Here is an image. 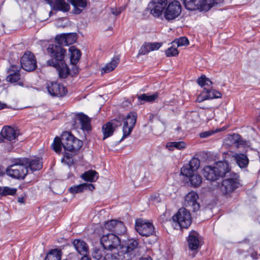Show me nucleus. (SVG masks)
<instances>
[{
	"mask_svg": "<svg viewBox=\"0 0 260 260\" xmlns=\"http://www.w3.org/2000/svg\"><path fill=\"white\" fill-rule=\"evenodd\" d=\"M101 243L107 250L105 258L106 260H117V254L120 245V240L113 233L104 234L101 238Z\"/></svg>",
	"mask_w": 260,
	"mask_h": 260,
	"instance_id": "1",
	"label": "nucleus"
},
{
	"mask_svg": "<svg viewBox=\"0 0 260 260\" xmlns=\"http://www.w3.org/2000/svg\"><path fill=\"white\" fill-rule=\"evenodd\" d=\"M231 171V168L226 161H219L214 166H206L202 170V174L207 180L214 181L225 176Z\"/></svg>",
	"mask_w": 260,
	"mask_h": 260,
	"instance_id": "2",
	"label": "nucleus"
},
{
	"mask_svg": "<svg viewBox=\"0 0 260 260\" xmlns=\"http://www.w3.org/2000/svg\"><path fill=\"white\" fill-rule=\"evenodd\" d=\"M138 241L134 239H128L124 245L119 248L117 260H132L136 255Z\"/></svg>",
	"mask_w": 260,
	"mask_h": 260,
	"instance_id": "3",
	"label": "nucleus"
},
{
	"mask_svg": "<svg viewBox=\"0 0 260 260\" xmlns=\"http://www.w3.org/2000/svg\"><path fill=\"white\" fill-rule=\"evenodd\" d=\"M224 176L226 178L223 180L220 189L222 194L228 197L240 186L239 176L237 173L231 172L230 171Z\"/></svg>",
	"mask_w": 260,
	"mask_h": 260,
	"instance_id": "4",
	"label": "nucleus"
},
{
	"mask_svg": "<svg viewBox=\"0 0 260 260\" xmlns=\"http://www.w3.org/2000/svg\"><path fill=\"white\" fill-rule=\"evenodd\" d=\"M47 51L52 59L48 60L47 63L48 66H55L57 62L64 61L66 56V50L61 46L56 44H49Z\"/></svg>",
	"mask_w": 260,
	"mask_h": 260,
	"instance_id": "5",
	"label": "nucleus"
},
{
	"mask_svg": "<svg viewBox=\"0 0 260 260\" xmlns=\"http://www.w3.org/2000/svg\"><path fill=\"white\" fill-rule=\"evenodd\" d=\"M61 138L62 147L65 150L70 152L77 151L82 146V142L75 138L70 132H63L61 135Z\"/></svg>",
	"mask_w": 260,
	"mask_h": 260,
	"instance_id": "6",
	"label": "nucleus"
},
{
	"mask_svg": "<svg viewBox=\"0 0 260 260\" xmlns=\"http://www.w3.org/2000/svg\"><path fill=\"white\" fill-rule=\"evenodd\" d=\"M28 172L26 166L24 163H22V158L17 160L7 169V174L16 179H24Z\"/></svg>",
	"mask_w": 260,
	"mask_h": 260,
	"instance_id": "7",
	"label": "nucleus"
},
{
	"mask_svg": "<svg viewBox=\"0 0 260 260\" xmlns=\"http://www.w3.org/2000/svg\"><path fill=\"white\" fill-rule=\"evenodd\" d=\"M215 3V0H184L185 7L190 11L200 10L207 11Z\"/></svg>",
	"mask_w": 260,
	"mask_h": 260,
	"instance_id": "8",
	"label": "nucleus"
},
{
	"mask_svg": "<svg viewBox=\"0 0 260 260\" xmlns=\"http://www.w3.org/2000/svg\"><path fill=\"white\" fill-rule=\"evenodd\" d=\"M135 229L142 236L148 237L155 233L153 224L148 220L142 218L136 220Z\"/></svg>",
	"mask_w": 260,
	"mask_h": 260,
	"instance_id": "9",
	"label": "nucleus"
},
{
	"mask_svg": "<svg viewBox=\"0 0 260 260\" xmlns=\"http://www.w3.org/2000/svg\"><path fill=\"white\" fill-rule=\"evenodd\" d=\"M172 218L173 221L177 222L181 228L187 229L191 223L190 212L184 208L179 209Z\"/></svg>",
	"mask_w": 260,
	"mask_h": 260,
	"instance_id": "10",
	"label": "nucleus"
},
{
	"mask_svg": "<svg viewBox=\"0 0 260 260\" xmlns=\"http://www.w3.org/2000/svg\"><path fill=\"white\" fill-rule=\"evenodd\" d=\"M137 115L135 112L129 113L125 118H123V136L120 142L124 140L131 134L136 122Z\"/></svg>",
	"mask_w": 260,
	"mask_h": 260,
	"instance_id": "11",
	"label": "nucleus"
},
{
	"mask_svg": "<svg viewBox=\"0 0 260 260\" xmlns=\"http://www.w3.org/2000/svg\"><path fill=\"white\" fill-rule=\"evenodd\" d=\"M181 12L180 3L178 1H174L169 4L165 11L164 17L168 20H172L177 17Z\"/></svg>",
	"mask_w": 260,
	"mask_h": 260,
	"instance_id": "12",
	"label": "nucleus"
},
{
	"mask_svg": "<svg viewBox=\"0 0 260 260\" xmlns=\"http://www.w3.org/2000/svg\"><path fill=\"white\" fill-rule=\"evenodd\" d=\"M22 68L27 71L35 70L37 67V60L34 54L30 52H26L22 56L20 60Z\"/></svg>",
	"mask_w": 260,
	"mask_h": 260,
	"instance_id": "13",
	"label": "nucleus"
},
{
	"mask_svg": "<svg viewBox=\"0 0 260 260\" xmlns=\"http://www.w3.org/2000/svg\"><path fill=\"white\" fill-rule=\"evenodd\" d=\"M168 4V0H152L148 7L150 14L154 17L161 16Z\"/></svg>",
	"mask_w": 260,
	"mask_h": 260,
	"instance_id": "14",
	"label": "nucleus"
},
{
	"mask_svg": "<svg viewBox=\"0 0 260 260\" xmlns=\"http://www.w3.org/2000/svg\"><path fill=\"white\" fill-rule=\"evenodd\" d=\"M199 196L194 191H190L185 197L184 205L190 210L196 212L199 210L200 206L198 202Z\"/></svg>",
	"mask_w": 260,
	"mask_h": 260,
	"instance_id": "15",
	"label": "nucleus"
},
{
	"mask_svg": "<svg viewBox=\"0 0 260 260\" xmlns=\"http://www.w3.org/2000/svg\"><path fill=\"white\" fill-rule=\"evenodd\" d=\"M49 93L54 96H63L67 92L66 87L57 82H51L47 86Z\"/></svg>",
	"mask_w": 260,
	"mask_h": 260,
	"instance_id": "16",
	"label": "nucleus"
},
{
	"mask_svg": "<svg viewBox=\"0 0 260 260\" xmlns=\"http://www.w3.org/2000/svg\"><path fill=\"white\" fill-rule=\"evenodd\" d=\"M200 165V160L197 158H192L188 164H186L181 169V174L182 175H190L191 173L196 172Z\"/></svg>",
	"mask_w": 260,
	"mask_h": 260,
	"instance_id": "17",
	"label": "nucleus"
},
{
	"mask_svg": "<svg viewBox=\"0 0 260 260\" xmlns=\"http://www.w3.org/2000/svg\"><path fill=\"white\" fill-rule=\"evenodd\" d=\"M19 68L17 66H11L8 72L9 75L6 77V80L11 83L18 82V84L21 86H23V82L20 80V74H19Z\"/></svg>",
	"mask_w": 260,
	"mask_h": 260,
	"instance_id": "18",
	"label": "nucleus"
},
{
	"mask_svg": "<svg viewBox=\"0 0 260 260\" xmlns=\"http://www.w3.org/2000/svg\"><path fill=\"white\" fill-rule=\"evenodd\" d=\"M187 243L189 249L193 252L192 257H194L197 253L196 250L200 246L199 234L194 231L190 232L188 235Z\"/></svg>",
	"mask_w": 260,
	"mask_h": 260,
	"instance_id": "19",
	"label": "nucleus"
},
{
	"mask_svg": "<svg viewBox=\"0 0 260 260\" xmlns=\"http://www.w3.org/2000/svg\"><path fill=\"white\" fill-rule=\"evenodd\" d=\"M22 161L27 168H29L31 171L40 170L43 167L42 160L38 157L33 159L23 158H22Z\"/></svg>",
	"mask_w": 260,
	"mask_h": 260,
	"instance_id": "20",
	"label": "nucleus"
},
{
	"mask_svg": "<svg viewBox=\"0 0 260 260\" xmlns=\"http://www.w3.org/2000/svg\"><path fill=\"white\" fill-rule=\"evenodd\" d=\"M46 1L54 11L68 12L70 9L69 4L64 0H46Z\"/></svg>",
	"mask_w": 260,
	"mask_h": 260,
	"instance_id": "21",
	"label": "nucleus"
},
{
	"mask_svg": "<svg viewBox=\"0 0 260 260\" xmlns=\"http://www.w3.org/2000/svg\"><path fill=\"white\" fill-rule=\"evenodd\" d=\"M76 251L83 256H87L89 251L88 245L83 240L76 239L73 243Z\"/></svg>",
	"mask_w": 260,
	"mask_h": 260,
	"instance_id": "22",
	"label": "nucleus"
},
{
	"mask_svg": "<svg viewBox=\"0 0 260 260\" xmlns=\"http://www.w3.org/2000/svg\"><path fill=\"white\" fill-rule=\"evenodd\" d=\"M1 133L4 139L8 141H12L15 139L18 134V132L17 129H15L14 128L10 126H4L2 130Z\"/></svg>",
	"mask_w": 260,
	"mask_h": 260,
	"instance_id": "23",
	"label": "nucleus"
},
{
	"mask_svg": "<svg viewBox=\"0 0 260 260\" xmlns=\"http://www.w3.org/2000/svg\"><path fill=\"white\" fill-rule=\"evenodd\" d=\"M74 7L73 12L75 14H80L86 7L87 0H67Z\"/></svg>",
	"mask_w": 260,
	"mask_h": 260,
	"instance_id": "24",
	"label": "nucleus"
},
{
	"mask_svg": "<svg viewBox=\"0 0 260 260\" xmlns=\"http://www.w3.org/2000/svg\"><path fill=\"white\" fill-rule=\"evenodd\" d=\"M51 66L56 69L60 78H66L70 74V69L64 61L57 62V64Z\"/></svg>",
	"mask_w": 260,
	"mask_h": 260,
	"instance_id": "25",
	"label": "nucleus"
},
{
	"mask_svg": "<svg viewBox=\"0 0 260 260\" xmlns=\"http://www.w3.org/2000/svg\"><path fill=\"white\" fill-rule=\"evenodd\" d=\"M233 157L236 161L238 166L241 169L246 168L249 164V159L247 156L244 153H235Z\"/></svg>",
	"mask_w": 260,
	"mask_h": 260,
	"instance_id": "26",
	"label": "nucleus"
},
{
	"mask_svg": "<svg viewBox=\"0 0 260 260\" xmlns=\"http://www.w3.org/2000/svg\"><path fill=\"white\" fill-rule=\"evenodd\" d=\"M116 126L117 125L114 121L109 122L103 125L102 127V132L104 135L103 140L111 136Z\"/></svg>",
	"mask_w": 260,
	"mask_h": 260,
	"instance_id": "27",
	"label": "nucleus"
},
{
	"mask_svg": "<svg viewBox=\"0 0 260 260\" xmlns=\"http://www.w3.org/2000/svg\"><path fill=\"white\" fill-rule=\"evenodd\" d=\"M94 186L91 183H83L76 186L71 187L69 191L72 193L82 192L85 190H93Z\"/></svg>",
	"mask_w": 260,
	"mask_h": 260,
	"instance_id": "28",
	"label": "nucleus"
},
{
	"mask_svg": "<svg viewBox=\"0 0 260 260\" xmlns=\"http://www.w3.org/2000/svg\"><path fill=\"white\" fill-rule=\"evenodd\" d=\"M119 62V58L118 56L114 57L109 63H107L102 68L101 74L108 73L112 71L117 66Z\"/></svg>",
	"mask_w": 260,
	"mask_h": 260,
	"instance_id": "29",
	"label": "nucleus"
},
{
	"mask_svg": "<svg viewBox=\"0 0 260 260\" xmlns=\"http://www.w3.org/2000/svg\"><path fill=\"white\" fill-rule=\"evenodd\" d=\"M69 51L70 52V61L71 63L75 65L79 61L81 53L75 46H73L70 47Z\"/></svg>",
	"mask_w": 260,
	"mask_h": 260,
	"instance_id": "30",
	"label": "nucleus"
},
{
	"mask_svg": "<svg viewBox=\"0 0 260 260\" xmlns=\"http://www.w3.org/2000/svg\"><path fill=\"white\" fill-rule=\"evenodd\" d=\"M78 120L81 125V128L84 131L91 129L90 119L86 115L81 114L78 116Z\"/></svg>",
	"mask_w": 260,
	"mask_h": 260,
	"instance_id": "31",
	"label": "nucleus"
},
{
	"mask_svg": "<svg viewBox=\"0 0 260 260\" xmlns=\"http://www.w3.org/2000/svg\"><path fill=\"white\" fill-rule=\"evenodd\" d=\"M185 176L189 178V180L191 185L194 187L200 186L202 182V178L201 176L195 172L191 173L190 175Z\"/></svg>",
	"mask_w": 260,
	"mask_h": 260,
	"instance_id": "32",
	"label": "nucleus"
},
{
	"mask_svg": "<svg viewBox=\"0 0 260 260\" xmlns=\"http://www.w3.org/2000/svg\"><path fill=\"white\" fill-rule=\"evenodd\" d=\"M62 251L60 249H54L50 250L47 254L45 260H61Z\"/></svg>",
	"mask_w": 260,
	"mask_h": 260,
	"instance_id": "33",
	"label": "nucleus"
},
{
	"mask_svg": "<svg viewBox=\"0 0 260 260\" xmlns=\"http://www.w3.org/2000/svg\"><path fill=\"white\" fill-rule=\"evenodd\" d=\"M81 177L85 181L94 182L97 180L98 174L95 171L90 170L84 172Z\"/></svg>",
	"mask_w": 260,
	"mask_h": 260,
	"instance_id": "34",
	"label": "nucleus"
},
{
	"mask_svg": "<svg viewBox=\"0 0 260 260\" xmlns=\"http://www.w3.org/2000/svg\"><path fill=\"white\" fill-rule=\"evenodd\" d=\"M204 91L207 100L221 98L222 96V93L220 92L213 89L205 87Z\"/></svg>",
	"mask_w": 260,
	"mask_h": 260,
	"instance_id": "35",
	"label": "nucleus"
},
{
	"mask_svg": "<svg viewBox=\"0 0 260 260\" xmlns=\"http://www.w3.org/2000/svg\"><path fill=\"white\" fill-rule=\"evenodd\" d=\"M166 147L169 150L173 151L174 148L178 150L183 149L186 148V145L183 141L171 142L167 143Z\"/></svg>",
	"mask_w": 260,
	"mask_h": 260,
	"instance_id": "36",
	"label": "nucleus"
},
{
	"mask_svg": "<svg viewBox=\"0 0 260 260\" xmlns=\"http://www.w3.org/2000/svg\"><path fill=\"white\" fill-rule=\"evenodd\" d=\"M197 82L199 85L204 88L203 90H205V87L208 88V87H210L212 84V82L211 80L205 75H202L200 78H198Z\"/></svg>",
	"mask_w": 260,
	"mask_h": 260,
	"instance_id": "37",
	"label": "nucleus"
},
{
	"mask_svg": "<svg viewBox=\"0 0 260 260\" xmlns=\"http://www.w3.org/2000/svg\"><path fill=\"white\" fill-rule=\"evenodd\" d=\"M107 250L95 248L94 249L92 256L93 258L99 260L103 258L104 259L105 255L106 254Z\"/></svg>",
	"mask_w": 260,
	"mask_h": 260,
	"instance_id": "38",
	"label": "nucleus"
},
{
	"mask_svg": "<svg viewBox=\"0 0 260 260\" xmlns=\"http://www.w3.org/2000/svg\"><path fill=\"white\" fill-rule=\"evenodd\" d=\"M158 96V94L157 93L152 95H147V94L143 93L138 96V99L147 102H152L154 101Z\"/></svg>",
	"mask_w": 260,
	"mask_h": 260,
	"instance_id": "39",
	"label": "nucleus"
},
{
	"mask_svg": "<svg viewBox=\"0 0 260 260\" xmlns=\"http://www.w3.org/2000/svg\"><path fill=\"white\" fill-rule=\"evenodd\" d=\"M62 145V138L61 139L58 137L54 138L53 143L52 144L53 149L56 152L59 153L61 150Z\"/></svg>",
	"mask_w": 260,
	"mask_h": 260,
	"instance_id": "40",
	"label": "nucleus"
},
{
	"mask_svg": "<svg viewBox=\"0 0 260 260\" xmlns=\"http://www.w3.org/2000/svg\"><path fill=\"white\" fill-rule=\"evenodd\" d=\"M172 45L175 46L176 45L177 47L183 46H187L189 44V41L187 38L182 37L179 39H175L172 43Z\"/></svg>",
	"mask_w": 260,
	"mask_h": 260,
	"instance_id": "41",
	"label": "nucleus"
},
{
	"mask_svg": "<svg viewBox=\"0 0 260 260\" xmlns=\"http://www.w3.org/2000/svg\"><path fill=\"white\" fill-rule=\"evenodd\" d=\"M17 189L14 188L9 187H0V194L2 196L14 195L16 192Z\"/></svg>",
	"mask_w": 260,
	"mask_h": 260,
	"instance_id": "42",
	"label": "nucleus"
},
{
	"mask_svg": "<svg viewBox=\"0 0 260 260\" xmlns=\"http://www.w3.org/2000/svg\"><path fill=\"white\" fill-rule=\"evenodd\" d=\"M114 233L117 234H122L125 232L126 228L123 223L121 221L116 220Z\"/></svg>",
	"mask_w": 260,
	"mask_h": 260,
	"instance_id": "43",
	"label": "nucleus"
},
{
	"mask_svg": "<svg viewBox=\"0 0 260 260\" xmlns=\"http://www.w3.org/2000/svg\"><path fill=\"white\" fill-rule=\"evenodd\" d=\"M66 46L71 45L76 41V34L75 33L66 34Z\"/></svg>",
	"mask_w": 260,
	"mask_h": 260,
	"instance_id": "44",
	"label": "nucleus"
},
{
	"mask_svg": "<svg viewBox=\"0 0 260 260\" xmlns=\"http://www.w3.org/2000/svg\"><path fill=\"white\" fill-rule=\"evenodd\" d=\"M116 224V220H111L106 222L105 224V230H107L110 232H115V226Z\"/></svg>",
	"mask_w": 260,
	"mask_h": 260,
	"instance_id": "45",
	"label": "nucleus"
},
{
	"mask_svg": "<svg viewBox=\"0 0 260 260\" xmlns=\"http://www.w3.org/2000/svg\"><path fill=\"white\" fill-rule=\"evenodd\" d=\"M55 39L56 42L59 44L58 45L66 46V34L57 35Z\"/></svg>",
	"mask_w": 260,
	"mask_h": 260,
	"instance_id": "46",
	"label": "nucleus"
},
{
	"mask_svg": "<svg viewBox=\"0 0 260 260\" xmlns=\"http://www.w3.org/2000/svg\"><path fill=\"white\" fill-rule=\"evenodd\" d=\"M178 54V51L175 46H173L169 48L166 51V55L167 57L175 56Z\"/></svg>",
	"mask_w": 260,
	"mask_h": 260,
	"instance_id": "47",
	"label": "nucleus"
},
{
	"mask_svg": "<svg viewBox=\"0 0 260 260\" xmlns=\"http://www.w3.org/2000/svg\"><path fill=\"white\" fill-rule=\"evenodd\" d=\"M151 51L149 43H145L140 48L139 54L140 55H145Z\"/></svg>",
	"mask_w": 260,
	"mask_h": 260,
	"instance_id": "48",
	"label": "nucleus"
},
{
	"mask_svg": "<svg viewBox=\"0 0 260 260\" xmlns=\"http://www.w3.org/2000/svg\"><path fill=\"white\" fill-rule=\"evenodd\" d=\"M150 47L151 51H154L158 50L161 46V43L158 42L154 43H148Z\"/></svg>",
	"mask_w": 260,
	"mask_h": 260,
	"instance_id": "49",
	"label": "nucleus"
},
{
	"mask_svg": "<svg viewBox=\"0 0 260 260\" xmlns=\"http://www.w3.org/2000/svg\"><path fill=\"white\" fill-rule=\"evenodd\" d=\"M215 132L212 130L204 132L200 134V137L202 138H206L212 135Z\"/></svg>",
	"mask_w": 260,
	"mask_h": 260,
	"instance_id": "50",
	"label": "nucleus"
},
{
	"mask_svg": "<svg viewBox=\"0 0 260 260\" xmlns=\"http://www.w3.org/2000/svg\"><path fill=\"white\" fill-rule=\"evenodd\" d=\"M207 100V96H206L204 90H203L202 92V93L198 95V98H197L196 101L199 103H201Z\"/></svg>",
	"mask_w": 260,
	"mask_h": 260,
	"instance_id": "51",
	"label": "nucleus"
},
{
	"mask_svg": "<svg viewBox=\"0 0 260 260\" xmlns=\"http://www.w3.org/2000/svg\"><path fill=\"white\" fill-rule=\"evenodd\" d=\"M122 8H119L118 9L115 8H111V12L114 15L117 16L119 15L122 12Z\"/></svg>",
	"mask_w": 260,
	"mask_h": 260,
	"instance_id": "52",
	"label": "nucleus"
},
{
	"mask_svg": "<svg viewBox=\"0 0 260 260\" xmlns=\"http://www.w3.org/2000/svg\"><path fill=\"white\" fill-rule=\"evenodd\" d=\"M236 143H237V146L239 147L240 145H243V140L239 138L237 140Z\"/></svg>",
	"mask_w": 260,
	"mask_h": 260,
	"instance_id": "53",
	"label": "nucleus"
},
{
	"mask_svg": "<svg viewBox=\"0 0 260 260\" xmlns=\"http://www.w3.org/2000/svg\"><path fill=\"white\" fill-rule=\"evenodd\" d=\"M139 260H152L151 257L149 256H147L146 257H142Z\"/></svg>",
	"mask_w": 260,
	"mask_h": 260,
	"instance_id": "54",
	"label": "nucleus"
},
{
	"mask_svg": "<svg viewBox=\"0 0 260 260\" xmlns=\"http://www.w3.org/2000/svg\"><path fill=\"white\" fill-rule=\"evenodd\" d=\"M17 201L20 203H23L24 202V199L22 197L18 198Z\"/></svg>",
	"mask_w": 260,
	"mask_h": 260,
	"instance_id": "55",
	"label": "nucleus"
},
{
	"mask_svg": "<svg viewBox=\"0 0 260 260\" xmlns=\"http://www.w3.org/2000/svg\"><path fill=\"white\" fill-rule=\"evenodd\" d=\"M6 107V105L5 104H3L0 102V110L3 109L5 108Z\"/></svg>",
	"mask_w": 260,
	"mask_h": 260,
	"instance_id": "56",
	"label": "nucleus"
},
{
	"mask_svg": "<svg viewBox=\"0 0 260 260\" xmlns=\"http://www.w3.org/2000/svg\"><path fill=\"white\" fill-rule=\"evenodd\" d=\"M64 157H66L67 159H69L70 160V157L69 156V154L68 153H65Z\"/></svg>",
	"mask_w": 260,
	"mask_h": 260,
	"instance_id": "57",
	"label": "nucleus"
},
{
	"mask_svg": "<svg viewBox=\"0 0 260 260\" xmlns=\"http://www.w3.org/2000/svg\"><path fill=\"white\" fill-rule=\"evenodd\" d=\"M4 138L3 137V136L2 135V133L0 134V142H2L4 140Z\"/></svg>",
	"mask_w": 260,
	"mask_h": 260,
	"instance_id": "58",
	"label": "nucleus"
},
{
	"mask_svg": "<svg viewBox=\"0 0 260 260\" xmlns=\"http://www.w3.org/2000/svg\"><path fill=\"white\" fill-rule=\"evenodd\" d=\"M3 28H4V25L3 24H2V26H1Z\"/></svg>",
	"mask_w": 260,
	"mask_h": 260,
	"instance_id": "59",
	"label": "nucleus"
},
{
	"mask_svg": "<svg viewBox=\"0 0 260 260\" xmlns=\"http://www.w3.org/2000/svg\"><path fill=\"white\" fill-rule=\"evenodd\" d=\"M246 241H247L248 242H249V240H247V239H246V240H245V242H246Z\"/></svg>",
	"mask_w": 260,
	"mask_h": 260,
	"instance_id": "60",
	"label": "nucleus"
},
{
	"mask_svg": "<svg viewBox=\"0 0 260 260\" xmlns=\"http://www.w3.org/2000/svg\"><path fill=\"white\" fill-rule=\"evenodd\" d=\"M52 11H51V12H50V15H51V14H52Z\"/></svg>",
	"mask_w": 260,
	"mask_h": 260,
	"instance_id": "61",
	"label": "nucleus"
},
{
	"mask_svg": "<svg viewBox=\"0 0 260 260\" xmlns=\"http://www.w3.org/2000/svg\"><path fill=\"white\" fill-rule=\"evenodd\" d=\"M64 161V158L62 159V161Z\"/></svg>",
	"mask_w": 260,
	"mask_h": 260,
	"instance_id": "62",
	"label": "nucleus"
}]
</instances>
